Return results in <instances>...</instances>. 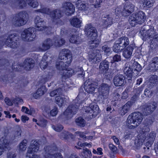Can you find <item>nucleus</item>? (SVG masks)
Wrapping results in <instances>:
<instances>
[{
    "instance_id": "393cba45",
    "label": "nucleus",
    "mask_w": 158,
    "mask_h": 158,
    "mask_svg": "<svg viewBox=\"0 0 158 158\" xmlns=\"http://www.w3.org/2000/svg\"><path fill=\"white\" fill-rule=\"evenodd\" d=\"M109 89V87L107 84L102 83L99 86L98 91L102 94H107L108 92Z\"/></svg>"
},
{
    "instance_id": "6e6d98bb",
    "label": "nucleus",
    "mask_w": 158,
    "mask_h": 158,
    "mask_svg": "<svg viewBox=\"0 0 158 158\" xmlns=\"http://www.w3.org/2000/svg\"><path fill=\"white\" fill-rule=\"evenodd\" d=\"M143 142V139H139L138 140H136L135 141V143L137 144V146H141Z\"/></svg>"
},
{
    "instance_id": "423d86ee",
    "label": "nucleus",
    "mask_w": 158,
    "mask_h": 158,
    "mask_svg": "<svg viewBox=\"0 0 158 158\" xmlns=\"http://www.w3.org/2000/svg\"><path fill=\"white\" fill-rule=\"evenodd\" d=\"M145 14L142 11L132 14L129 18V21L132 26H134L136 23L141 24L146 20Z\"/></svg>"
},
{
    "instance_id": "a211bd4d",
    "label": "nucleus",
    "mask_w": 158,
    "mask_h": 158,
    "mask_svg": "<svg viewBox=\"0 0 158 158\" xmlns=\"http://www.w3.org/2000/svg\"><path fill=\"white\" fill-rule=\"evenodd\" d=\"M134 6L132 4H126L123 10V15L127 16L134 10Z\"/></svg>"
},
{
    "instance_id": "4468645a",
    "label": "nucleus",
    "mask_w": 158,
    "mask_h": 158,
    "mask_svg": "<svg viewBox=\"0 0 158 158\" xmlns=\"http://www.w3.org/2000/svg\"><path fill=\"white\" fill-rule=\"evenodd\" d=\"M132 68L133 67H132V63H128L126 64L124 69V73L130 78L132 77L133 76V73L134 72Z\"/></svg>"
},
{
    "instance_id": "9d476101",
    "label": "nucleus",
    "mask_w": 158,
    "mask_h": 158,
    "mask_svg": "<svg viewBox=\"0 0 158 158\" xmlns=\"http://www.w3.org/2000/svg\"><path fill=\"white\" fill-rule=\"evenodd\" d=\"M100 52L101 51L99 50H94L90 52L89 61L92 63H97L99 62L102 57Z\"/></svg>"
},
{
    "instance_id": "0eeeda50",
    "label": "nucleus",
    "mask_w": 158,
    "mask_h": 158,
    "mask_svg": "<svg viewBox=\"0 0 158 158\" xmlns=\"http://www.w3.org/2000/svg\"><path fill=\"white\" fill-rule=\"evenodd\" d=\"M39 149L38 143L35 141H32L28 148L26 158H40L39 156L35 154V153L37 152Z\"/></svg>"
},
{
    "instance_id": "e2e57ef3",
    "label": "nucleus",
    "mask_w": 158,
    "mask_h": 158,
    "mask_svg": "<svg viewBox=\"0 0 158 158\" xmlns=\"http://www.w3.org/2000/svg\"><path fill=\"white\" fill-rule=\"evenodd\" d=\"M109 147L110 149L113 152H115L116 151V148L115 146L114 145L112 144H110L109 145Z\"/></svg>"
},
{
    "instance_id": "ea45409f",
    "label": "nucleus",
    "mask_w": 158,
    "mask_h": 158,
    "mask_svg": "<svg viewBox=\"0 0 158 158\" xmlns=\"http://www.w3.org/2000/svg\"><path fill=\"white\" fill-rule=\"evenodd\" d=\"M56 103L59 106H62L64 103V100L63 98L60 96L56 97L55 98Z\"/></svg>"
},
{
    "instance_id": "aec40b11",
    "label": "nucleus",
    "mask_w": 158,
    "mask_h": 158,
    "mask_svg": "<svg viewBox=\"0 0 158 158\" xmlns=\"http://www.w3.org/2000/svg\"><path fill=\"white\" fill-rule=\"evenodd\" d=\"M116 43L120 45L121 48H124L129 44L128 38L126 37H121L116 40Z\"/></svg>"
},
{
    "instance_id": "4be33fe9",
    "label": "nucleus",
    "mask_w": 158,
    "mask_h": 158,
    "mask_svg": "<svg viewBox=\"0 0 158 158\" xmlns=\"http://www.w3.org/2000/svg\"><path fill=\"white\" fill-rule=\"evenodd\" d=\"M47 91V90L44 86H42L39 88L36 92L33 94V97L35 98H37L44 94L45 92Z\"/></svg>"
},
{
    "instance_id": "052dcab7",
    "label": "nucleus",
    "mask_w": 158,
    "mask_h": 158,
    "mask_svg": "<svg viewBox=\"0 0 158 158\" xmlns=\"http://www.w3.org/2000/svg\"><path fill=\"white\" fill-rule=\"evenodd\" d=\"M113 59L114 61H119L121 60L120 56L118 55H115L113 57Z\"/></svg>"
},
{
    "instance_id": "7c9ffc66",
    "label": "nucleus",
    "mask_w": 158,
    "mask_h": 158,
    "mask_svg": "<svg viewBox=\"0 0 158 158\" xmlns=\"http://www.w3.org/2000/svg\"><path fill=\"white\" fill-rule=\"evenodd\" d=\"M130 104L128 102L123 106L120 112L121 115H124L129 111L130 107Z\"/></svg>"
},
{
    "instance_id": "79ce46f5",
    "label": "nucleus",
    "mask_w": 158,
    "mask_h": 158,
    "mask_svg": "<svg viewBox=\"0 0 158 158\" xmlns=\"http://www.w3.org/2000/svg\"><path fill=\"white\" fill-rule=\"evenodd\" d=\"M102 50L106 54H110L111 52V48L107 45H105L102 47Z\"/></svg>"
},
{
    "instance_id": "69168bd1",
    "label": "nucleus",
    "mask_w": 158,
    "mask_h": 158,
    "mask_svg": "<svg viewBox=\"0 0 158 158\" xmlns=\"http://www.w3.org/2000/svg\"><path fill=\"white\" fill-rule=\"evenodd\" d=\"M52 76V75L51 74L50 75L47 76L46 77H45L44 79V81L43 83H44L48 81L51 78Z\"/></svg>"
},
{
    "instance_id": "5701e85b",
    "label": "nucleus",
    "mask_w": 158,
    "mask_h": 158,
    "mask_svg": "<svg viewBox=\"0 0 158 158\" xmlns=\"http://www.w3.org/2000/svg\"><path fill=\"white\" fill-rule=\"evenodd\" d=\"M71 25L76 27H80L81 26L82 23L81 20L77 18H74L70 21Z\"/></svg>"
},
{
    "instance_id": "864d4df0",
    "label": "nucleus",
    "mask_w": 158,
    "mask_h": 158,
    "mask_svg": "<svg viewBox=\"0 0 158 158\" xmlns=\"http://www.w3.org/2000/svg\"><path fill=\"white\" fill-rule=\"evenodd\" d=\"M60 89H58L53 90L50 93V96L51 97H53L55 95H57V94H59V92L58 91H60Z\"/></svg>"
},
{
    "instance_id": "2f4dec72",
    "label": "nucleus",
    "mask_w": 158,
    "mask_h": 158,
    "mask_svg": "<svg viewBox=\"0 0 158 158\" xmlns=\"http://www.w3.org/2000/svg\"><path fill=\"white\" fill-rule=\"evenodd\" d=\"M27 4L30 7L35 8L39 5V3L36 0H26Z\"/></svg>"
},
{
    "instance_id": "cd10ccee",
    "label": "nucleus",
    "mask_w": 158,
    "mask_h": 158,
    "mask_svg": "<svg viewBox=\"0 0 158 158\" xmlns=\"http://www.w3.org/2000/svg\"><path fill=\"white\" fill-rule=\"evenodd\" d=\"M27 69L29 70L33 68L34 66L33 60L30 59L26 60L25 61V64L23 65Z\"/></svg>"
},
{
    "instance_id": "bb28decb",
    "label": "nucleus",
    "mask_w": 158,
    "mask_h": 158,
    "mask_svg": "<svg viewBox=\"0 0 158 158\" xmlns=\"http://www.w3.org/2000/svg\"><path fill=\"white\" fill-rule=\"evenodd\" d=\"M150 69L156 71L158 69V58L155 57L153 59L152 62L150 64Z\"/></svg>"
},
{
    "instance_id": "680f3d73",
    "label": "nucleus",
    "mask_w": 158,
    "mask_h": 158,
    "mask_svg": "<svg viewBox=\"0 0 158 158\" xmlns=\"http://www.w3.org/2000/svg\"><path fill=\"white\" fill-rule=\"evenodd\" d=\"M29 109L25 106H23L22 107L21 111L26 114H28Z\"/></svg>"
},
{
    "instance_id": "412c9836",
    "label": "nucleus",
    "mask_w": 158,
    "mask_h": 158,
    "mask_svg": "<svg viewBox=\"0 0 158 158\" xmlns=\"http://www.w3.org/2000/svg\"><path fill=\"white\" fill-rule=\"evenodd\" d=\"M133 48L130 45L126 48L123 52V56L126 59L130 58L132 54Z\"/></svg>"
},
{
    "instance_id": "c03bdc74",
    "label": "nucleus",
    "mask_w": 158,
    "mask_h": 158,
    "mask_svg": "<svg viewBox=\"0 0 158 158\" xmlns=\"http://www.w3.org/2000/svg\"><path fill=\"white\" fill-rule=\"evenodd\" d=\"M13 102L17 104H22L23 103V100L19 98L16 97L13 101Z\"/></svg>"
},
{
    "instance_id": "bf43d9fd",
    "label": "nucleus",
    "mask_w": 158,
    "mask_h": 158,
    "mask_svg": "<svg viewBox=\"0 0 158 158\" xmlns=\"http://www.w3.org/2000/svg\"><path fill=\"white\" fill-rule=\"evenodd\" d=\"M112 139L114 140V143L117 145L120 144V141L115 136H113L112 137Z\"/></svg>"
},
{
    "instance_id": "f8f14e48",
    "label": "nucleus",
    "mask_w": 158,
    "mask_h": 158,
    "mask_svg": "<svg viewBox=\"0 0 158 158\" xmlns=\"http://www.w3.org/2000/svg\"><path fill=\"white\" fill-rule=\"evenodd\" d=\"M63 8L66 14L68 15L73 14L75 11L74 6L70 2H67L64 4Z\"/></svg>"
},
{
    "instance_id": "de8ad7c7",
    "label": "nucleus",
    "mask_w": 158,
    "mask_h": 158,
    "mask_svg": "<svg viewBox=\"0 0 158 158\" xmlns=\"http://www.w3.org/2000/svg\"><path fill=\"white\" fill-rule=\"evenodd\" d=\"M121 8L120 7H117L115 10V13L117 16H119L122 15Z\"/></svg>"
},
{
    "instance_id": "f257e3e1",
    "label": "nucleus",
    "mask_w": 158,
    "mask_h": 158,
    "mask_svg": "<svg viewBox=\"0 0 158 158\" xmlns=\"http://www.w3.org/2000/svg\"><path fill=\"white\" fill-rule=\"evenodd\" d=\"M72 60V54L70 51L66 49H64L60 54V56L56 63V68L59 70H63L65 73L64 76L69 77L72 73L73 71H68L65 69L71 62Z\"/></svg>"
},
{
    "instance_id": "6e6552de",
    "label": "nucleus",
    "mask_w": 158,
    "mask_h": 158,
    "mask_svg": "<svg viewBox=\"0 0 158 158\" xmlns=\"http://www.w3.org/2000/svg\"><path fill=\"white\" fill-rule=\"evenodd\" d=\"M35 29L33 27H30L25 29L21 33V37L25 41H31L35 38L34 33Z\"/></svg>"
},
{
    "instance_id": "4c0bfd02",
    "label": "nucleus",
    "mask_w": 158,
    "mask_h": 158,
    "mask_svg": "<svg viewBox=\"0 0 158 158\" xmlns=\"http://www.w3.org/2000/svg\"><path fill=\"white\" fill-rule=\"evenodd\" d=\"M132 67L134 71L140 70L141 68V66L137 62L134 61L133 63H132Z\"/></svg>"
},
{
    "instance_id": "13d9d810",
    "label": "nucleus",
    "mask_w": 158,
    "mask_h": 158,
    "mask_svg": "<svg viewBox=\"0 0 158 158\" xmlns=\"http://www.w3.org/2000/svg\"><path fill=\"white\" fill-rule=\"evenodd\" d=\"M112 23V19L111 18H109L106 19L105 24L108 26L111 25Z\"/></svg>"
},
{
    "instance_id": "37998d69",
    "label": "nucleus",
    "mask_w": 158,
    "mask_h": 158,
    "mask_svg": "<svg viewBox=\"0 0 158 158\" xmlns=\"http://www.w3.org/2000/svg\"><path fill=\"white\" fill-rule=\"evenodd\" d=\"M47 123V122L45 120L42 119L39 121L38 122H37L36 124L41 127H44L46 126Z\"/></svg>"
},
{
    "instance_id": "0e129e2a",
    "label": "nucleus",
    "mask_w": 158,
    "mask_h": 158,
    "mask_svg": "<svg viewBox=\"0 0 158 158\" xmlns=\"http://www.w3.org/2000/svg\"><path fill=\"white\" fill-rule=\"evenodd\" d=\"M50 157L51 158H62V156L60 153L55 154L51 156Z\"/></svg>"
},
{
    "instance_id": "72a5a7b5",
    "label": "nucleus",
    "mask_w": 158,
    "mask_h": 158,
    "mask_svg": "<svg viewBox=\"0 0 158 158\" xmlns=\"http://www.w3.org/2000/svg\"><path fill=\"white\" fill-rule=\"evenodd\" d=\"M46 58V56H44L40 63V67L43 70H44L48 67V64L46 60H44Z\"/></svg>"
},
{
    "instance_id": "3c124183",
    "label": "nucleus",
    "mask_w": 158,
    "mask_h": 158,
    "mask_svg": "<svg viewBox=\"0 0 158 158\" xmlns=\"http://www.w3.org/2000/svg\"><path fill=\"white\" fill-rule=\"evenodd\" d=\"M49 10L47 8H44L42 9L38 10L37 11L42 13H45L48 14L49 13Z\"/></svg>"
},
{
    "instance_id": "b1692460",
    "label": "nucleus",
    "mask_w": 158,
    "mask_h": 158,
    "mask_svg": "<svg viewBox=\"0 0 158 158\" xmlns=\"http://www.w3.org/2000/svg\"><path fill=\"white\" fill-rule=\"evenodd\" d=\"M109 63L105 60L101 63L99 66V69L102 73H106L109 68Z\"/></svg>"
},
{
    "instance_id": "49530a36",
    "label": "nucleus",
    "mask_w": 158,
    "mask_h": 158,
    "mask_svg": "<svg viewBox=\"0 0 158 158\" xmlns=\"http://www.w3.org/2000/svg\"><path fill=\"white\" fill-rule=\"evenodd\" d=\"M27 4L26 0H20L19 2V6L21 8L26 7Z\"/></svg>"
},
{
    "instance_id": "f03ea898",
    "label": "nucleus",
    "mask_w": 158,
    "mask_h": 158,
    "mask_svg": "<svg viewBox=\"0 0 158 158\" xmlns=\"http://www.w3.org/2000/svg\"><path fill=\"white\" fill-rule=\"evenodd\" d=\"M85 32L88 37H91L92 40L89 43V48L92 49L97 47L99 45L100 40L96 39L97 37V31L95 28L91 24H86L85 27Z\"/></svg>"
},
{
    "instance_id": "a19ab883",
    "label": "nucleus",
    "mask_w": 158,
    "mask_h": 158,
    "mask_svg": "<svg viewBox=\"0 0 158 158\" xmlns=\"http://www.w3.org/2000/svg\"><path fill=\"white\" fill-rule=\"evenodd\" d=\"M154 2V1L153 0H146L143 4L144 5L145 4L144 6L149 8L152 6Z\"/></svg>"
},
{
    "instance_id": "f3484780",
    "label": "nucleus",
    "mask_w": 158,
    "mask_h": 158,
    "mask_svg": "<svg viewBox=\"0 0 158 158\" xmlns=\"http://www.w3.org/2000/svg\"><path fill=\"white\" fill-rule=\"evenodd\" d=\"M35 23L36 24L37 30L43 31L45 29V27L44 26V20L38 16L35 17Z\"/></svg>"
},
{
    "instance_id": "7ed1b4c3",
    "label": "nucleus",
    "mask_w": 158,
    "mask_h": 158,
    "mask_svg": "<svg viewBox=\"0 0 158 158\" xmlns=\"http://www.w3.org/2000/svg\"><path fill=\"white\" fill-rule=\"evenodd\" d=\"M142 119V115L139 112L132 113L128 117L127 125L129 128L133 129L141 123Z\"/></svg>"
},
{
    "instance_id": "a18cd8bd",
    "label": "nucleus",
    "mask_w": 158,
    "mask_h": 158,
    "mask_svg": "<svg viewBox=\"0 0 158 158\" xmlns=\"http://www.w3.org/2000/svg\"><path fill=\"white\" fill-rule=\"evenodd\" d=\"M22 133V131L21 128L18 127L16 129V130L14 133V136L15 137H18L21 136Z\"/></svg>"
},
{
    "instance_id": "774afa93",
    "label": "nucleus",
    "mask_w": 158,
    "mask_h": 158,
    "mask_svg": "<svg viewBox=\"0 0 158 158\" xmlns=\"http://www.w3.org/2000/svg\"><path fill=\"white\" fill-rule=\"evenodd\" d=\"M76 133L78 135H79L81 137L83 138H86V136L85 135V134L83 133L77 131L76 132Z\"/></svg>"
},
{
    "instance_id": "e433bc0d",
    "label": "nucleus",
    "mask_w": 158,
    "mask_h": 158,
    "mask_svg": "<svg viewBox=\"0 0 158 158\" xmlns=\"http://www.w3.org/2000/svg\"><path fill=\"white\" fill-rule=\"evenodd\" d=\"M50 15L52 17L56 19L59 18L61 17V14L59 10H57L55 11L51 12Z\"/></svg>"
},
{
    "instance_id": "f704fd0d",
    "label": "nucleus",
    "mask_w": 158,
    "mask_h": 158,
    "mask_svg": "<svg viewBox=\"0 0 158 158\" xmlns=\"http://www.w3.org/2000/svg\"><path fill=\"white\" fill-rule=\"evenodd\" d=\"M80 0H78L76 4L77 5V6L79 10H86L87 6L86 5L83 3H80Z\"/></svg>"
},
{
    "instance_id": "a878e982",
    "label": "nucleus",
    "mask_w": 158,
    "mask_h": 158,
    "mask_svg": "<svg viewBox=\"0 0 158 158\" xmlns=\"http://www.w3.org/2000/svg\"><path fill=\"white\" fill-rule=\"evenodd\" d=\"M156 106L157 104L155 102H153L152 104L148 106L145 109H144L146 114L147 115L151 113L155 109Z\"/></svg>"
},
{
    "instance_id": "473e14b6",
    "label": "nucleus",
    "mask_w": 158,
    "mask_h": 158,
    "mask_svg": "<svg viewBox=\"0 0 158 158\" xmlns=\"http://www.w3.org/2000/svg\"><path fill=\"white\" fill-rule=\"evenodd\" d=\"M82 153L83 154L82 156L84 158H91L92 156L91 151L87 148L84 149Z\"/></svg>"
},
{
    "instance_id": "338daca9",
    "label": "nucleus",
    "mask_w": 158,
    "mask_h": 158,
    "mask_svg": "<svg viewBox=\"0 0 158 158\" xmlns=\"http://www.w3.org/2000/svg\"><path fill=\"white\" fill-rule=\"evenodd\" d=\"M29 119V118L26 116L22 115L21 116V120L23 123H25Z\"/></svg>"
},
{
    "instance_id": "603ef678",
    "label": "nucleus",
    "mask_w": 158,
    "mask_h": 158,
    "mask_svg": "<svg viewBox=\"0 0 158 158\" xmlns=\"http://www.w3.org/2000/svg\"><path fill=\"white\" fill-rule=\"evenodd\" d=\"M144 94L147 97H149L152 95V93L147 89L145 90Z\"/></svg>"
},
{
    "instance_id": "1a4fd4ad",
    "label": "nucleus",
    "mask_w": 158,
    "mask_h": 158,
    "mask_svg": "<svg viewBox=\"0 0 158 158\" xmlns=\"http://www.w3.org/2000/svg\"><path fill=\"white\" fill-rule=\"evenodd\" d=\"M11 143L7 137H2L0 139V156L2 155L6 150L10 148Z\"/></svg>"
},
{
    "instance_id": "2eb2a0df",
    "label": "nucleus",
    "mask_w": 158,
    "mask_h": 158,
    "mask_svg": "<svg viewBox=\"0 0 158 158\" xmlns=\"http://www.w3.org/2000/svg\"><path fill=\"white\" fill-rule=\"evenodd\" d=\"M86 82H85V85L84 88L85 91L88 93L92 94L94 93L95 89L97 87L98 84L96 82H94L91 84H89L88 85L86 84Z\"/></svg>"
},
{
    "instance_id": "6ab92c4d",
    "label": "nucleus",
    "mask_w": 158,
    "mask_h": 158,
    "mask_svg": "<svg viewBox=\"0 0 158 158\" xmlns=\"http://www.w3.org/2000/svg\"><path fill=\"white\" fill-rule=\"evenodd\" d=\"M125 78L122 75L115 76L114 79V83L116 86H120L124 83Z\"/></svg>"
},
{
    "instance_id": "8fccbe9b",
    "label": "nucleus",
    "mask_w": 158,
    "mask_h": 158,
    "mask_svg": "<svg viewBox=\"0 0 158 158\" xmlns=\"http://www.w3.org/2000/svg\"><path fill=\"white\" fill-rule=\"evenodd\" d=\"M157 77L156 75H152L150 78V81L151 83H154L156 82Z\"/></svg>"
},
{
    "instance_id": "4d7b16f0",
    "label": "nucleus",
    "mask_w": 158,
    "mask_h": 158,
    "mask_svg": "<svg viewBox=\"0 0 158 158\" xmlns=\"http://www.w3.org/2000/svg\"><path fill=\"white\" fill-rule=\"evenodd\" d=\"M6 103L8 105L11 106L12 105L13 102L8 98H6L4 100Z\"/></svg>"
},
{
    "instance_id": "9b49d317",
    "label": "nucleus",
    "mask_w": 158,
    "mask_h": 158,
    "mask_svg": "<svg viewBox=\"0 0 158 158\" xmlns=\"http://www.w3.org/2000/svg\"><path fill=\"white\" fill-rule=\"evenodd\" d=\"M17 38L16 34L10 35L5 41V44L8 47L15 48L17 47V44L15 41Z\"/></svg>"
},
{
    "instance_id": "c9c22d12",
    "label": "nucleus",
    "mask_w": 158,
    "mask_h": 158,
    "mask_svg": "<svg viewBox=\"0 0 158 158\" xmlns=\"http://www.w3.org/2000/svg\"><path fill=\"white\" fill-rule=\"evenodd\" d=\"M77 124L80 126L84 127L85 125V122L84 120L81 117H79L76 120Z\"/></svg>"
},
{
    "instance_id": "dca6fc26",
    "label": "nucleus",
    "mask_w": 158,
    "mask_h": 158,
    "mask_svg": "<svg viewBox=\"0 0 158 158\" xmlns=\"http://www.w3.org/2000/svg\"><path fill=\"white\" fill-rule=\"evenodd\" d=\"M77 109H78L77 105H76V106H70L66 109L64 113V114L67 116L68 117L71 118L73 116V114L76 113Z\"/></svg>"
},
{
    "instance_id": "5fc2aeb1",
    "label": "nucleus",
    "mask_w": 158,
    "mask_h": 158,
    "mask_svg": "<svg viewBox=\"0 0 158 158\" xmlns=\"http://www.w3.org/2000/svg\"><path fill=\"white\" fill-rule=\"evenodd\" d=\"M57 113V109L55 107L50 111V114L52 116H56Z\"/></svg>"
},
{
    "instance_id": "20e7f679",
    "label": "nucleus",
    "mask_w": 158,
    "mask_h": 158,
    "mask_svg": "<svg viewBox=\"0 0 158 158\" xmlns=\"http://www.w3.org/2000/svg\"><path fill=\"white\" fill-rule=\"evenodd\" d=\"M65 42L64 40L60 38L57 39L56 38H54L52 40L48 39L45 40L40 48L42 51H45L48 49L53 45L56 47H60L64 44Z\"/></svg>"
},
{
    "instance_id": "c85d7f7f",
    "label": "nucleus",
    "mask_w": 158,
    "mask_h": 158,
    "mask_svg": "<svg viewBox=\"0 0 158 158\" xmlns=\"http://www.w3.org/2000/svg\"><path fill=\"white\" fill-rule=\"evenodd\" d=\"M27 141L26 140H23L20 143L18 147L19 152H23L26 150L27 148Z\"/></svg>"
},
{
    "instance_id": "39448f33",
    "label": "nucleus",
    "mask_w": 158,
    "mask_h": 158,
    "mask_svg": "<svg viewBox=\"0 0 158 158\" xmlns=\"http://www.w3.org/2000/svg\"><path fill=\"white\" fill-rule=\"evenodd\" d=\"M28 18V14L26 11H21L13 18L12 23L16 26H21L26 23Z\"/></svg>"
},
{
    "instance_id": "ddd939ff",
    "label": "nucleus",
    "mask_w": 158,
    "mask_h": 158,
    "mask_svg": "<svg viewBox=\"0 0 158 158\" xmlns=\"http://www.w3.org/2000/svg\"><path fill=\"white\" fill-rule=\"evenodd\" d=\"M85 110L86 112L92 114L93 117L96 116L99 113L98 108L96 105L95 106L93 105H91L90 106L85 108Z\"/></svg>"
},
{
    "instance_id": "09e8293b",
    "label": "nucleus",
    "mask_w": 158,
    "mask_h": 158,
    "mask_svg": "<svg viewBox=\"0 0 158 158\" xmlns=\"http://www.w3.org/2000/svg\"><path fill=\"white\" fill-rule=\"evenodd\" d=\"M63 127L62 125H58L56 126H52V128L55 131H61L63 129Z\"/></svg>"
},
{
    "instance_id": "58836bf2",
    "label": "nucleus",
    "mask_w": 158,
    "mask_h": 158,
    "mask_svg": "<svg viewBox=\"0 0 158 158\" xmlns=\"http://www.w3.org/2000/svg\"><path fill=\"white\" fill-rule=\"evenodd\" d=\"M123 49L121 48V47H120V45L116 43V41L113 46V51L115 52H119L121 51Z\"/></svg>"
},
{
    "instance_id": "c756f323",
    "label": "nucleus",
    "mask_w": 158,
    "mask_h": 158,
    "mask_svg": "<svg viewBox=\"0 0 158 158\" xmlns=\"http://www.w3.org/2000/svg\"><path fill=\"white\" fill-rule=\"evenodd\" d=\"M69 41L72 43L76 44H79L81 42V41L79 37L77 35H72Z\"/></svg>"
}]
</instances>
